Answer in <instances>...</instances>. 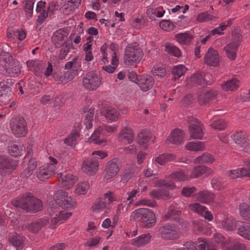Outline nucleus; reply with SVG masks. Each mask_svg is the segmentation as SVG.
<instances>
[{"mask_svg":"<svg viewBox=\"0 0 250 250\" xmlns=\"http://www.w3.org/2000/svg\"><path fill=\"white\" fill-rule=\"evenodd\" d=\"M12 204L15 207L31 213L37 212L42 208V202L30 193L23 194L19 200L13 201Z\"/></svg>","mask_w":250,"mask_h":250,"instance_id":"nucleus-1","label":"nucleus"},{"mask_svg":"<svg viewBox=\"0 0 250 250\" xmlns=\"http://www.w3.org/2000/svg\"><path fill=\"white\" fill-rule=\"evenodd\" d=\"M0 62L5 69L6 72L11 77L15 76L20 72L21 66L19 62L17 60H14L8 52L1 51Z\"/></svg>","mask_w":250,"mask_h":250,"instance_id":"nucleus-2","label":"nucleus"},{"mask_svg":"<svg viewBox=\"0 0 250 250\" xmlns=\"http://www.w3.org/2000/svg\"><path fill=\"white\" fill-rule=\"evenodd\" d=\"M117 128L118 125H116L102 124L96 128L90 139L91 142L94 141V143L98 145L104 146L105 144V137L115 132Z\"/></svg>","mask_w":250,"mask_h":250,"instance_id":"nucleus-3","label":"nucleus"},{"mask_svg":"<svg viewBox=\"0 0 250 250\" xmlns=\"http://www.w3.org/2000/svg\"><path fill=\"white\" fill-rule=\"evenodd\" d=\"M143 57L142 49L137 42L128 44L125 48L124 60L127 65L138 63Z\"/></svg>","mask_w":250,"mask_h":250,"instance_id":"nucleus-4","label":"nucleus"},{"mask_svg":"<svg viewBox=\"0 0 250 250\" xmlns=\"http://www.w3.org/2000/svg\"><path fill=\"white\" fill-rule=\"evenodd\" d=\"M131 216L135 220L145 222L144 226L146 228H151L154 225L156 221L155 214L148 208L137 209L132 213Z\"/></svg>","mask_w":250,"mask_h":250,"instance_id":"nucleus-5","label":"nucleus"},{"mask_svg":"<svg viewBox=\"0 0 250 250\" xmlns=\"http://www.w3.org/2000/svg\"><path fill=\"white\" fill-rule=\"evenodd\" d=\"M54 199L56 203L62 208L70 209L74 208L76 205L75 199L71 196H68V192L58 190L54 194Z\"/></svg>","mask_w":250,"mask_h":250,"instance_id":"nucleus-6","label":"nucleus"},{"mask_svg":"<svg viewBox=\"0 0 250 250\" xmlns=\"http://www.w3.org/2000/svg\"><path fill=\"white\" fill-rule=\"evenodd\" d=\"M189 124L188 130L190 137L194 139H202L204 134L203 125L193 116H188L187 119Z\"/></svg>","mask_w":250,"mask_h":250,"instance_id":"nucleus-7","label":"nucleus"},{"mask_svg":"<svg viewBox=\"0 0 250 250\" xmlns=\"http://www.w3.org/2000/svg\"><path fill=\"white\" fill-rule=\"evenodd\" d=\"M158 231L160 237L165 240H176L180 236V232L175 226L169 223L161 226Z\"/></svg>","mask_w":250,"mask_h":250,"instance_id":"nucleus-8","label":"nucleus"},{"mask_svg":"<svg viewBox=\"0 0 250 250\" xmlns=\"http://www.w3.org/2000/svg\"><path fill=\"white\" fill-rule=\"evenodd\" d=\"M101 77L96 71H90L86 74L83 80L85 88L89 90H96L100 85Z\"/></svg>","mask_w":250,"mask_h":250,"instance_id":"nucleus-9","label":"nucleus"},{"mask_svg":"<svg viewBox=\"0 0 250 250\" xmlns=\"http://www.w3.org/2000/svg\"><path fill=\"white\" fill-rule=\"evenodd\" d=\"M12 133L16 136L22 137L24 136L27 131L26 123L24 118L18 116L14 119L10 123Z\"/></svg>","mask_w":250,"mask_h":250,"instance_id":"nucleus-10","label":"nucleus"},{"mask_svg":"<svg viewBox=\"0 0 250 250\" xmlns=\"http://www.w3.org/2000/svg\"><path fill=\"white\" fill-rule=\"evenodd\" d=\"M241 36L238 32L232 34L231 42L226 46L224 49L228 57L231 60L235 59L238 46L240 44Z\"/></svg>","mask_w":250,"mask_h":250,"instance_id":"nucleus-11","label":"nucleus"},{"mask_svg":"<svg viewBox=\"0 0 250 250\" xmlns=\"http://www.w3.org/2000/svg\"><path fill=\"white\" fill-rule=\"evenodd\" d=\"M51 164L49 165H44L40 167L37 172V177L41 181H43L45 179H48L53 174H54L55 171L57 169L56 164L57 163V160L52 157H49Z\"/></svg>","mask_w":250,"mask_h":250,"instance_id":"nucleus-12","label":"nucleus"},{"mask_svg":"<svg viewBox=\"0 0 250 250\" xmlns=\"http://www.w3.org/2000/svg\"><path fill=\"white\" fill-rule=\"evenodd\" d=\"M209 74H206L204 72H197L194 74L187 80V83L188 85L211 84L212 80L210 78Z\"/></svg>","mask_w":250,"mask_h":250,"instance_id":"nucleus-13","label":"nucleus"},{"mask_svg":"<svg viewBox=\"0 0 250 250\" xmlns=\"http://www.w3.org/2000/svg\"><path fill=\"white\" fill-rule=\"evenodd\" d=\"M198 102L203 105L214 101L216 99L217 92L213 90L202 88L198 92Z\"/></svg>","mask_w":250,"mask_h":250,"instance_id":"nucleus-14","label":"nucleus"},{"mask_svg":"<svg viewBox=\"0 0 250 250\" xmlns=\"http://www.w3.org/2000/svg\"><path fill=\"white\" fill-rule=\"evenodd\" d=\"M228 174L230 178L236 179L239 177L250 178V160L245 162V167L229 170Z\"/></svg>","mask_w":250,"mask_h":250,"instance_id":"nucleus-15","label":"nucleus"},{"mask_svg":"<svg viewBox=\"0 0 250 250\" xmlns=\"http://www.w3.org/2000/svg\"><path fill=\"white\" fill-rule=\"evenodd\" d=\"M99 166V161L96 159L89 158L83 162L82 169L86 174L92 175L98 171Z\"/></svg>","mask_w":250,"mask_h":250,"instance_id":"nucleus-16","label":"nucleus"},{"mask_svg":"<svg viewBox=\"0 0 250 250\" xmlns=\"http://www.w3.org/2000/svg\"><path fill=\"white\" fill-rule=\"evenodd\" d=\"M120 166L117 159L109 161L106 166L104 178L109 179L114 177L119 172Z\"/></svg>","mask_w":250,"mask_h":250,"instance_id":"nucleus-17","label":"nucleus"},{"mask_svg":"<svg viewBox=\"0 0 250 250\" xmlns=\"http://www.w3.org/2000/svg\"><path fill=\"white\" fill-rule=\"evenodd\" d=\"M57 178L61 186L66 189H69L72 187L77 180L76 177L70 174L59 173Z\"/></svg>","mask_w":250,"mask_h":250,"instance_id":"nucleus-18","label":"nucleus"},{"mask_svg":"<svg viewBox=\"0 0 250 250\" xmlns=\"http://www.w3.org/2000/svg\"><path fill=\"white\" fill-rule=\"evenodd\" d=\"M205 63L208 65L216 66L219 63V56L218 52L210 47L205 56Z\"/></svg>","mask_w":250,"mask_h":250,"instance_id":"nucleus-19","label":"nucleus"},{"mask_svg":"<svg viewBox=\"0 0 250 250\" xmlns=\"http://www.w3.org/2000/svg\"><path fill=\"white\" fill-rule=\"evenodd\" d=\"M136 83L142 90L146 91L152 88L154 80L151 76L144 74L139 76Z\"/></svg>","mask_w":250,"mask_h":250,"instance_id":"nucleus-20","label":"nucleus"},{"mask_svg":"<svg viewBox=\"0 0 250 250\" xmlns=\"http://www.w3.org/2000/svg\"><path fill=\"white\" fill-rule=\"evenodd\" d=\"M101 114L104 116L108 123H113L117 121L120 118L119 112L115 108L107 107Z\"/></svg>","mask_w":250,"mask_h":250,"instance_id":"nucleus-21","label":"nucleus"},{"mask_svg":"<svg viewBox=\"0 0 250 250\" xmlns=\"http://www.w3.org/2000/svg\"><path fill=\"white\" fill-rule=\"evenodd\" d=\"M71 215L72 213L70 212L64 210L60 211L58 215L56 214V216L51 219L49 228L51 229L56 228L63 221L69 218Z\"/></svg>","mask_w":250,"mask_h":250,"instance_id":"nucleus-22","label":"nucleus"},{"mask_svg":"<svg viewBox=\"0 0 250 250\" xmlns=\"http://www.w3.org/2000/svg\"><path fill=\"white\" fill-rule=\"evenodd\" d=\"M185 136L184 132L180 129L172 130L167 141L173 144L179 145L182 143Z\"/></svg>","mask_w":250,"mask_h":250,"instance_id":"nucleus-23","label":"nucleus"},{"mask_svg":"<svg viewBox=\"0 0 250 250\" xmlns=\"http://www.w3.org/2000/svg\"><path fill=\"white\" fill-rule=\"evenodd\" d=\"M137 169V167L134 164L127 166L120 175L121 182L123 183L128 182L134 176Z\"/></svg>","mask_w":250,"mask_h":250,"instance_id":"nucleus-24","label":"nucleus"},{"mask_svg":"<svg viewBox=\"0 0 250 250\" xmlns=\"http://www.w3.org/2000/svg\"><path fill=\"white\" fill-rule=\"evenodd\" d=\"M49 222V220L47 217H43L38 219L37 221L30 224L27 227V229L32 232L36 233L41 230L43 227L47 225Z\"/></svg>","mask_w":250,"mask_h":250,"instance_id":"nucleus-25","label":"nucleus"},{"mask_svg":"<svg viewBox=\"0 0 250 250\" xmlns=\"http://www.w3.org/2000/svg\"><path fill=\"white\" fill-rule=\"evenodd\" d=\"M66 36L62 29L55 31L52 37V41L56 47H61L66 42Z\"/></svg>","mask_w":250,"mask_h":250,"instance_id":"nucleus-26","label":"nucleus"},{"mask_svg":"<svg viewBox=\"0 0 250 250\" xmlns=\"http://www.w3.org/2000/svg\"><path fill=\"white\" fill-rule=\"evenodd\" d=\"M214 198V194L208 190L199 191L196 195V199L197 201L205 204L213 202Z\"/></svg>","mask_w":250,"mask_h":250,"instance_id":"nucleus-27","label":"nucleus"},{"mask_svg":"<svg viewBox=\"0 0 250 250\" xmlns=\"http://www.w3.org/2000/svg\"><path fill=\"white\" fill-rule=\"evenodd\" d=\"M25 237L19 235L16 232L11 233L9 235V240L10 243L17 248L18 250H21L24 246Z\"/></svg>","mask_w":250,"mask_h":250,"instance_id":"nucleus-28","label":"nucleus"},{"mask_svg":"<svg viewBox=\"0 0 250 250\" xmlns=\"http://www.w3.org/2000/svg\"><path fill=\"white\" fill-rule=\"evenodd\" d=\"M231 138L234 143L239 145L240 147L245 145L249 140L247 134L242 131L235 132L231 135Z\"/></svg>","mask_w":250,"mask_h":250,"instance_id":"nucleus-29","label":"nucleus"},{"mask_svg":"<svg viewBox=\"0 0 250 250\" xmlns=\"http://www.w3.org/2000/svg\"><path fill=\"white\" fill-rule=\"evenodd\" d=\"M181 213V211L178 210L175 207L171 206L163 217V220L165 221L167 220L178 221Z\"/></svg>","mask_w":250,"mask_h":250,"instance_id":"nucleus-30","label":"nucleus"},{"mask_svg":"<svg viewBox=\"0 0 250 250\" xmlns=\"http://www.w3.org/2000/svg\"><path fill=\"white\" fill-rule=\"evenodd\" d=\"M165 13V10L161 6L149 8L146 10V15L151 20H155L156 17H162Z\"/></svg>","mask_w":250,"mask_h":250,"instance_id":"nucleus-31","label":"nucleus"},{"mask_svg":"<svg viewBox=\"0 0 250 250\" xmlns=\"http://www.w3.org/2000/svg\"><path fill=\"white\" fill-rule=\"evenodd\" d=\"M242 222L236 221L233 218H226L222 222L224 229L228 230H233L236 228H239Z\"/></svg>","mask_w":250,"mask_h":250,"instance_id":"nucleus-32","label":"nucleus"},{"mask_svg":"<svg viewBox=\"0 0 250 250\" xmlns=\"http://www.w3.org/2000/svg\"><path fill=\"white\" fill-rule=\"evenodd\" d=\"M120 138L125 140L128 144H131L134 139V135L130 127L125 126L123 128L120 133Z\"/></svg>","mask_w":250,"mask_h":250,"instance_id":"nucleus-33","label":"nucleus"},{"mask_svg":"<svg viewBox=\"0 0 250 250\" xmlns=\"http://www.w3.org/2000/svg\"><path fill=\"white\" fill-rule=\"evenodd\" d=\"M212 170L209 167L205 166H199L195 167L192 170L190 177L191 178H197L203 174L209 175L211 174Z\"/></svg>","mask_w":250,"mask_h":250,"instance_id":"nucleus-34","label":"nucleus"},{"mask_svg":"<svg viewBox=\"0 0 250 250\" xmlns=\"http://www.w3.org/2000/svg\"><path fill=\"white\" fill-rule=\"evenodd\" d=\"M240 86V82L236 78H232L226 81L221 85L225 91H234L236 90Z\"/></svg>","mask_w":250,"mask_h":250,"instance_id":"nucleus-35","label":"nucleus"},{"mask_svg":"<svg viewBox=\"0 0 250 250\" xmlns=\"http://www.w3.org/2000/svg\"><path fill=\"white\" fill-rule=\"evenodd\" d=\"M151 137V133L149 130H143L138 134V142L144 147H146Z\"/></svg>","mask_w":250,"mask_h":250,"instance_id":"nucleus-36","label":"nucleus"},{"mask_svg":"<svg viewBox=\"0 0 250 250\" xmlns=\"http://www.w3.org/2000/svg\"><path fill=\"white\" fill-rule=\"evenodd\" d=\"M13 84V80L8 79L0 83V97L7 96L11 92V86Z\"/></svg>","mask_w":250,"mask_h":250,"instance_id":"nucleus-37","label":"nucleus"},{"mask_svg":"<svg viewBox=\"0 0 250 250\" xmlns=\"http://www.w3.org/2000/svg\"><path fill=\"white\" fill-rule=\"evenodd\" d=\"M175 37L179 43L185 45L189 44L193 39V36L187 32L178 33Z\"/></svg>","mask_w":250,"mask_h":250,"instance_id":"nucleus-38","label":"nucleus"},{"mask_svg":"<svg viewBox=\"0 0 250 250\" xmlns=\"http://www.w3.org/2000/svg\"><path fill=\"white\" fill-rule=\"evenodd\" d=\"M186 148L189 151H200L205 149V146L203 142L192 141L188 143L186 146Z\"/></svg>","mask_w":250,"mask_h":250,"instance_id":"nucleus-39","label":"nucleus"},{"mask_svg":"<svg viewBox=\"0 0 250 250\" xmlns=\"http://www.w3.org/2000/svg\"><path fill=\"white\" fill-rule=\"evenodd\" d=\"M238 233L242 237L250 240V224L242 222L238 228Z\"/></svg>","mask_w":250,"mask_h":250,"instance_id":"nucleus-40","label":"nucleus"},{"mask_svg":"<svg viewBox=\"0 0 250 250\" xmlns=\"http://www.w3.org/2000/svg\"><path fill=\"white\" fill-rule=\"evenodd\" d=\"M9 153L14 157L21 155L25 151V147L21 144H14L9 149Z\"/></svg>","mask_w":250,"mask_h":250,"instance_id":"nucleus-41","label":"nucleus"},{"mask_svg":"<svg viewBox=\"0 0 250 250\" xmlns=\"http://www.w3.org/2000/svg\"><path fill=\"white\" fill-rule=\"evenodd\" d=\"M151 236L149 233L139 236L137 238L133 239L131 244L136 247H140L146 244L150 240Z\"/></svg>","mask_w":250,"mask_h":250,"instance_id":"nucleus-42","label":"nucleus"},{"mask_svg":"<svg viewBox=\"0 0 250 250\" xmlns=\"http://www.w3.org/2000/svg\"><path fill=\"white\" fill-rule=\"evenodd\" d=\"M81 59L76 57L74 58L71 61L67 62L65 64V69H72L74 71H77L81 67Z\"/></svg>","mask_w":250,"mask_h":250,"instance_id":"nucleus-43","label":"nucleus"},{"mask_svg":"<svg viewBox=\"0 0 250 250\" xmlns=\"http://www.w3.org/2000/svg\"><path fill=\"white\" fill-rule=\"evenodd\" d=\"M94 114V109L92 108H90L87 112H85L83 124L87 129H90L92 127Z\"/></svg>","mask_w":250,"mask_h":250,"instance_id":"nucleus-44","label":"nucleus"},{"mask_svg":"<svg viewBox=\"0 0 250 250\" xmlns=\"http://www.w3.org/2000/svg\"><path fill=\"white\" fill-rule=\"evenodd\" d=\"M187 70L185 66L179 64L174 66L171 70V73L173 75V79L176 81L179 79L180 77L184 75Z\"/></svg>","mask_w":250,"mask_h":250,"instance_id":"nucleus-45","label":"nucleus"},{"mask_svg":"<svg viewBox=\"0 0 250 250\" xmlns=\"http://www.w3.org/2000/svg\"><path fill=\"white\" fill-rule=\"evenodd\" d=\"M107 207V203L102 198L97 200L91 207L92 210L95 213H99L103 211Z\"/></svg>","mask_w":250,"mask_h":250,"instance_id":"nucleus-46","label":"nucleus"},{"mask_svg":"<svg viewBox=\"0 0 250 250\" xmlns=\"http://www.w3.org/2000/svg\"><path fill=\"white\" fill-rule=\"evenodd\" d=\"M240 215L245 220L250 221V206L246 203H242L239 205Z\"/></svg>","mask_w":250,"mask_h":250,"instance_id":"nucleus-47","label":"nucleus"},{"mask_svg":"<svg viewBox=\"0 0 250 250\" xmlns=\"http://www.w3.org/2000/svg\"><path fill=\"white\" fill-rule=\"evenodd\" d=\"M79 137L78 132L76 130H73L68 137L64 139V143L67 146H73L76 144Z\"/></svg>","mask_w":250,"mask_h":250,"instance_id":"nucleus-48","label":"nucleus"},{"mask_svg":"<svg viewBox=\"0 0 250 250\" xmlns=\"http://www.w3.org/2000/svg\"><path fill=\"white\" fill-rule=\"evenodd\" d=\"M169 178L174 181H183L188 179L187 174L182 170L173 171L169 175Z\"/></svg>","mask_w":250,"mask_h":250,"instance_id":"nucleus-49","label":"nucleus"},{"mask_svg":"<svg viewBox=\"0 0 250 250\" xmlns=\"http://www.w3.org/2000/svg\"><path fill=\"white\" fill-rule=\"evenodd\" d=\"M149 194L153 197L158 199L162 198L165 200L167 199L170 196L168 191L163 189L153 190L150 192Z\"/></svg>","mask_w":250,"mask_h":250,"instance_id":"nucleus-50","label":"nucleus"},{"mask_svg":"<svg viewBox=\"0 0 250 250\" xmlns=\"http://www.w3.org/2000/svg\"><path fill=\"white\" fill-rule=\"evenodd\" d=\"M81 0H67L64 5L65 12L67 14L68 12L73 11L80 4Z\"/></svg>","mask_w":250,"mask_h":250,"instance_id":"nucleus-51","label":"nucleus"},{"mask_svg":"<svg viewBox=\"0 0 250 250\" xmlns=\"http://www.w3.org/2000/svg\"><path fill=\"white\" fill-rule=\"evenodd\" d=\"M166 51L168 53L173 55L176 57H179L181 55V52L180 49L173 45L169 42H167L165 44Z\"/></svg>","mask_w":250,"mask_h":250,"instance_id":"nucleus-52","label":"nucleus"},{"mask_svg":"<svg viewBox=\"0 0 250 250\" xmlns=\"http://www.w3.org/2000/svg\"><path fill=\"white\" fill-rule=\"evenodd\" d=\"M0 169L5 171V172H10L14 169V167L6 158L3 156H0Z\"/></svg>","mask_w":250,"mask_h":250,"instance_id":"nucleus-53","label":"nucleus"},{"mask_svg":"<svg viewBox=\"0 0 250 250\" xmlns=\"http://www.w3.org/2000/svg\"><path fill=\"white\" fill-rule=\"evenodd\" d=\"M214 160V159L212 155L208 153H206L196 158L194 160V163L195 164L211 163Z\"/></svg>","mask_w":250,"mask_h":250,"instance_id":"nucleus-54","label":"nucleus"},{"mask_svg":"<svg viewBox=\"0 0 250 250\" xmlns=\"http://www.w3.org/2000/svg\"><path fill=\"white\" fill-rule=\"evenodd\" d=\"M175 159V156L169 154H163L160 155L155 159V161L161 165L165 164L169 161L173 160Z\"/></svg>","mask_w":250,"mask_h":250,"instance_id":"nucleus-55","label":"nucleus"},{"mask_svg":"<svg viewBox=\"0 0 250 250\" xmlns=\"http://www.w3.org/2000/svg\"><path fill=\"white\" fill-rule=\"evenodd\" d=\"M26 65L28 70L34 71L36 75L40 74L38 70L40 69V64L38 61L31 60L26 62Z\"/></svg>","mask_w":250,"mask_h":250,"instance_id":"nucleus-56","label":"nucleus"},{"mask_svg":"<svg viewBox=\"0 0 250 250\" xmlns=\"http://www.w3.org/2000/svg\"><path fill=\"white\" fill-rule=\"evenodd\" d=\"M89 188L88 182H83L77 185L75 193L78 195L85 194Z\"/></svg>","mask_w":250,"mask_h":250,"instance_id":"nucleus-57","label":"nucleus"},{"mask_svg":"<svg viewBox=\"0 0 250 250\" xmlns=\"http://www.w3.org/2000/svg\"><path fill=\"white\" fill-rule=\"evenodd\" d=\"M24 2V9L26 12V16L27 18H30L33 15L34 0H26Z\"/></svg>","mask_w":250,"mask_h":250,"instance_id":"nucleus-58","label":"nucleus"},{"mask_svg":"<svg viewBox=\"0 0 250 250\" xmlns=\"http://www.w3.org/2000/svg\"><path fill=\"white\" fill-rule=\"evenodd\" d=\"M159 26L162 29L166 31L172 30L175 27L172 22L169 20L162 21L159 23Z\"/></svg>","mask_w":250,"mask_h":250,"instance_id":"nucleus-59","label":"nucleus"},{"mask_svg":"<svg viewBox=\"0 0 250 250\" xmlns=\"http://www.w3.org/2000/svg\"><path fill=\"white\" fill-rule=\"evenodd\" d=\"M212 187L216 190H221L225 185L224 182L221 178H213L211 181Z\"/></svg>","mask_w":250,"mask_h":250,"instance_id":"nucleus-60","label":"nucleus"},{"mask_svg":"<svg viewBox=\"0 0 250 250\" xmlns=\"http://www.w3.org/2000/svg\"><path fill=\"white\" fill-rule=\"evenodd\" d=\"M188 208L190 210L194 211L200 215L203 214L204 211L207 208L198 203H192L189 205Z\"/></svg>","mask_w":250,"mask_h":250,"instance_id":"nucleus-61","label":"nucleus"},{"mask_svg":"<svg viewBox=\"0 0 250 250\" xmlns=\"http://www.w3.org/2000/svg\"><path fill=\"white\" fill-rule=\"evenodd\" d=\"M210 126L219 130L224 129L226 126V123L222 119H215L210 124Z\"/></svg>","mask_w":250,"mask_h":250,"instance_id":"nucleus-62","label":"nucleus"},{"mask_svg":"<svg viewBox=\"0 0 250 250\" xmlns=\"http://www.w3.org/2000/svg\"><path fill=\"white\" fill-rule=\"evenodd\" d=\"M152 73L154 76L162 78L166 75V71L163 66H154L151 70Z\"/></svg>","mask_w":250,"mask_h":250,"instance_id":"nucleus-63","label":"nucleus"},{"mask_svg":"<svg viewBox=\"0 0 250 250\" xmlns=\"http://www.w3.org/2000/svg\"><path fill=\"white\" fill-rule=\"evenodd\" d=\"M39 15L36 21V28L41 25L44 21L48 16H49V13L47 10H43L39 12Z\"/></svg>","mask_w":250,"mask_h":250,"instance_id":"nucleus-64","label":"nucleus"}]
</instances>
